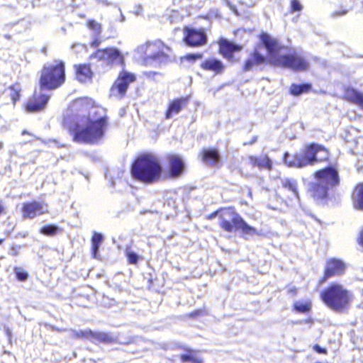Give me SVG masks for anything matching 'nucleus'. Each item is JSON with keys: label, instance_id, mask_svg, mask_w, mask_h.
Returning a JSON list of instances; mask_svg holds the SVG:
<instances>
[{"label": "nucleus", "instance_id": "1", "mask_svg": "<svg viewBox=\"0 0 363 363\" xmlns=\"http://www.w3.org/2000/svg\"><path fill=\"white\" fill-rule=\"evenodd\" d=\"M260 40L267 51L271 64L295 71H303L308 68V62L302 56L296 52L285 53L284 51L287 48L281 45L277 39L263 33L260 35Z\"/></svg>", "mask_w": 363, "mask_h": 363}, {"label": "nucleus", "instance_id": "2", "mask_svg": "<svg viewBox=\"0 0 363 363\" xmlns=\"http://www.w3.org/2000/svg\"><path fill=\"white\" fill-rule=\"evenodd\" d=\"M101 111L104 113V110ZM107 125L105 113L96 119L81 116L70 125L69 131L73 135L74 140L77 143H95L104 137Z\"/></svg>", "mask_w": 363, "mask_h": 363}, {"label": "nucleus", "instance_id": "3", "mask_svg": "<svg viewBox=\"0 0 363 363\" xmlns=\"http://www.w3.org/2000/svg\"><path fill=\"white\" fill-rule=\"evenodd\" d=\"M328 157L329 153L323 146L311 143L305 145L294 155L285 152L284 162L288 167L303 168L313 166L318 162L325 161Z\"/></svg>", "mask_w": 363, "mask_h": 363}, {"label": "nucleus", "instance_id": "4", "mask_svg": "<svg viewBox=\"0 0 363 363\" xmlns=\"http://www.w3.org/2000/svg\"><path fill=\"white\" fill-rule=\"evenodd\" d=\"M315 181L309 184V191L316 200L327 198L330 192L337 187L340 179L336 167L328 166L314 173Z\"/></svg>", "mask_w": 363, "mask_h": 363}, {"label": "nucleus", "instance_id": "5", "mask_svg": "<svg viewBox=\"0 0 363 363\" xmlns=\"http://www.w3.org/2000/svg\"><path fill=\"white\" fill-rule=\"evenodd\" d=\"M162 165L158 159L150 154L139 156L131 167L132 177L143 183L152 184L161 177Z\"/></svg>", "mask_w": 363, "mask_h": 363}, {"label": "nucleus", "instance_id": "6", "mask_svg": "<svg viewBox=\"0 0 363 363\" xmlns=\"http://www.w3.org/2000/svg\"><path fill=\"white\" fill-rule=\"evenodd\" d=\"M320 298L329 308L342 313L349 308L353 294L343 285L333 282L320 293Z\"/></svg>", "mask_w": 363, "mask_h": 363}, {"label": "nucleus", "instance_id": "7", "mask_svg": "<svg viewBox=\"0 0 363 363\" xmlns=\"http://www.w3.org/2000/svg\"><path fill=\"white\" fill-rule=\"evenodd\" d=\"M218 223L228 233L240 230L245 239H247V236L258 235L257 229L249 225L233 208L221 211L218 216Z\"/></svg>", "mask_w": 363, "mask_h": 363}, {"label": "nucleus", "instance_id": "8", "mask_svg": "<svg viewBox=\"0 0 363 363\" xmlns=\"http://www.w3.org/2000/svg\"><path fill=\"white\" fill-rule=\"evenodd\" d=\"M170 48L162 41L147 43L138 48V52L144 54L145 62L147 65H162L167 62Z\"/></svg>", "mask_w": 363, "mask_h": 363}, {"label": "nucleus", "instance_id": "9", "mask_svg": "<svg viewBox=\"0 0 363 363\" xmlns=\"http://www.w3.org/2000/svg\"><path fill=\"white\" fill-rule=\"evenodd\" d=\"M65 67L62 62L45 66L41 74L40 87L49 90L60 86L65 81Z\"/></svg>", "mask_w": 363, "mask_h": 363}, {"label": "nucleus", "instance_id": "10", "mask_svg": "<svg viewBox=\"0 0 363 363\" xmlns=\"http://www.w3.org/2000/svg\"><path fill=\"white\" fill-rule=\"evenodd\" d=\"M50 96L44 92V89L40 86L35 90L31 98L27 101L25 108L29 113L39 112L45 109Z\"/></svg>", "mask_w": 363, "mask_h": 363}, {"label": "nucleus", "instance_id": "11", "mask_svg": "<svg viewBox=\"0 0 363 363\" xmlns=\"http://www.w3.org/2000/svg\"><path fill=\"white\" fill-rule=\"evenodd\" d=\"M184 41L190 47L203 46L207 43V35L203 29L185 28Z\"/></svg>", "mask_w": 363, "mask_h": 363}, {"label": "nucleus", "instance_id": "12", "mask_svg": "<svg viewBox=\"0 0 363 363\" xmlns=\"http://www.w3.org/2000/svg\"><path fill=\"white\" fill-rule=\"evenodd\" d=\"M135 80L134 74L123 72L121 73L111 89V95L122 97L126 92L130 83Z\"/></svg>", "mask_w": 363, "mask_h": 363}, {"label": "nucleus", "instance_id": "13", "mask_svg": "<svg viewBox=\"0 0 363 363\" xmlns=\"http://www.w3.org/2000/svg\"><path fill=\"white\" fill-rule=\"evenodd\" d=\"M91 58L98 59L107 64H120L122 62V56L120 52L115 48L98 50L91 55Z\"/></svg>", "mask_w": 363, "mask_h": 363}, {"label": "nucleus", "instance_id": "14", "mask_svg": "<svg viewBox=\"0 0 363 363\" xmlns=\"http://www.w3.org/2000/svg\"><path fill=\"white\" fill-rule=\"evenodd\" d=\"M267 64V57L255 50L245 60L243 65V71L262 70Z\"/></svg>", "mask_w": 363, "mask_h": 363}, {"label": "nucleus", "instance_id": "15", "mask_svg": "<svg viewBox=\"0 0 363 363\" xmlns=\"http://www.w3.org/2000/svg\"><path fill=\"white\" fill-rule=\"evenodd\" d=\"M345 264L340 259L331 258L327 261L325 269V279L339 276L344 273Z\"/></svg>", "mask_w": 363, "mask_h": 363}, {"label": "nucleus", "instance_id": "16", "mask_svg": "<svg viewBox=\"0 0 363 363\" xmlns=\"http://www.w3.org/2000/svg\"><path fill=\"white\" fill-rule=\"evenodd\" d=\"M24 218H35L48 211L45 204L41 202L33 201L28 203H24Z\"/></svg>", "mask_w": 363, "mask_h": 363}, {"label": "nucleus", "instance_id": "17", "mask_svg": "<svg viewBox=\"0 0 363 363\" xmlns=\"http://www.w3.org/2000/svg\"><path fill=\"white\" fill-rule=\"evenodd\" d=\"M281 187L289 194V197L291 200H296L299 202V194L298 190V182L294 178L284 177L280 179Z\"/></svg>", "mask_w": 363, "mask_h": 363}, {"label": "nucleus", "instance_id": "18", "mask_svg": "<svg viewBox=\"0 0 363 363\" xmlns=\"http://www.w3.org/2000/svg\"><path fill=\"white\" fill-rule=\"evenodd\" d=\"M189 101V97H181L172 101L167 110L165 117L167 119L171 118L173 115L178 114L182 108L186 106Z\"/></svg>", "mask_w": 363, "mask_h": 363}, {"label": "nucleus", "instance_id": "19", "mask_svg": "<svg viewBox=\"0 0 363 363\" xmlns=\"http://www.w3.org/2000/svg\"><path fill=\"white\" fill-rule=\"evenodd\" d=\"M201 67L206 71H211L215 74H220L223 72L225 65L223 63L216 58H208L201 64Z\"/></svg>", "mask_w": 363, "mask_h": 363}, {"label": "nucleus", "instance_id": "20", "mask_svg": "<svg viewBox=\"0 0 363 363\" xmlns=\"http://www.w3.org/2000/svg\"><path fill=\"white\" fill-rule=\"evenodd\" d=\"M250 164L252 167H257L259 169H266L271 170L272 168V161L267 155L249 157Z\"/></svg>", "mask_w": 363, "mask_h": 363}, {"label": "nucleus", "instance_id": "21", "mask_svg": "<svg viewBox=\"0 0 363 363\" xmlns=\"http://www.w3.org/2000/svg\"><path fill=\"white\" fill-rule=\"evenodd\" d=\"M241 50V47L227 40H222L220 42V53L227 59L233 57V53Z\"/></svg>", "mask_w": 363, "mask_h": 363}, {"label": "nucleus", "instance_id": "22", "mask_svg": "<svg viewBox=\"0 0 363 363\" xmlns=\"http://www.w3.org/2000/svg\"><path fill=\"white\" fill-rule=\"evenodd\" d=\"M169 171L173 177L179 176L184 169V163L182 158L177 155H172L169 157Z\"/></svg>", "mask_w": 363, "mask_h": 363}, {"label": "nucleus", "instance_id": "23", "mask_svg": "<svg viewBox=\"0 0 363 363\" xmlns=\"http://www.w3.org/2000/svg\"><path fill=\"white\" fill-rule=\"evenodd\" d=\"M220 158V154L216 149L208 148L203 150V161L208 165H216L219 162Z\"/></svg>", "mask_w": 363, "mask_h": 363}, {"label": "nucleus", "instance_id": "24", "mask_svg": "<svg viewBox=\"0 0 363 363\" xmlns=\"http://www.w3.org/2000/svg\"><path fill=\"white\" fill-rule=\"evenodd\" d=\"M76 77L80 82L89 81L92 77V72L90 67L86 65H75Z\"/></svg>", "mask_w": 363, "mask_h": 363}, {"label": "nucleus", "instance_id": "25", "mask_svg": "<svg viewBox=\"0 0 363 363\" xmlns=\"http://www.w3.org/2000/svg\"><path fill=\"white\" fill-rule=\"evenodd\" d=\"M89 340L94 343L103 342V343H111L114 341V337L109 333L103 332H94L91 330V335H90Z\"/></svg>", "mask_w": 363, "mask_h": 363}, {"label": "nucleus", "instance_id": "26", "mask_svg": "<svg viewBox=\"0 0 363 363\" xmlns=\"http://www.w3.org/2000/svg\"><path fill=\"white\" fill-rule=\"evenodd\" d=\"M352 199L354 207L363 211V183L357 186L352 195Z\"/></svg>", "mask_w": 363, "mask_h": 363}, {"label": "nucleus", "instance_id": "27", "mask_svg": "<svg viewBox=\"0 0 363 363\" xmlns=\"http://www.w3.org/2000/svg\"><path fill=\"white\" fill-rule=\"evenodd\" d=\"M104 236L101 233L94 232L91 239V252L94 258H97L101 244L104 241Z\"/></svg>", "mask_w": 363, "mask_h": 363}, {"label": "nucleus", "instance_id": "28", "mask_svg": "<svg viewBox=\"0 0 363 363\" xmlns=\"http://www.w3.org/2000/svg\"><path fill=\"white\" fill-rule=\"evenodd\" d=\"M347 99L363 108V94L352 88L345 91Z\"/></svg>", "mask_w": 363, "mask_h": 363}, {"label": "nucleus", "instance_id": "29", "mask_svg": "<svg viewBox=\"0 0 363 363\" xmlns=\"http://www.w3.org/2000/svg\"><path fill=\"white\" fill-rule=\"evenodd\" d=\"M311 88V85L307 83L301 84H293L290 87V93L295 96H298L308 91Z\"/></svg>", "mask_w": 363, "mask_h": 363}, {"label": "nucleus", "instance_id": "30", "mask_svg": "<svg viewBox=\"0 0 363 363\" xmlns=\"http://www.w3.org/2000/svg\"><path fill=\"white\" fill-rule=\"evenodd\" d=\"M59 230L60 228L57 225L50 224L43 226L40 229V233L47 236H52L56 235Z\"/></svg>", "mask_w": 363, "mask_h": 363}, {"label": "nucleus", "instance_id": "31", "mask_svg": "<svg viewBox=\"0 0 363 363\" xmlns=\"http://www.w3.org/2000/svg\"><path fill=\"white\" fill-rule=\"evenodd\" d=\"M294 308L295 311L299 313H306L308 312L311 308V304L308 301H296L294 304Z\"/></svg>", "mask_w": 363, "mask_h": 363}, {"label": "nucleus", "instance_id": "32", "mask_svg": "<svg viewBox=\"0 0 363 363\" xmlns=\"http://www.w3.org/2000/svg\"><path fill=\"white\" fill-rule=\"evenodd\" d=\"M71 337L73 338H86L89 340L90 335H91V330L90 329H86L84 330H72Z\"/></svg>", "mask_w": 363, "mask_h": 363}, {"label": "nucleus", "instance_id": "33", "mask_svg": "<svg viewBox=\"0 0 363 363\" xmlns=\"http://www.w3.org/2000/svg\"><path fill=\"white\" fill-rule=\"evenodd\" d=\"M125 255L130 264H135L140 258L139 255L130 250V247L125 249Z\"/></svg>", "mask_w": 363, "mask_h": 363}, {"label": "nucleus", "instance_id": "34", "mask_svg": "<svg viewBox=\"0 0 363 363\" xmlns=\"http://www.w3.org/2000/svg\"><path fill=\"white\" fill-rule=\"evenodd\" d=\"M181 359L183 362H191L192 363H201V359L196 357L192 351H189V354H182Z\"/></svg>", "mask_w": 363, "mask_h": 363}, {"label": "nucleus", "instance_id": "35", "mask_svg": "<svg viewBox=\"0 0 363 363\" xmlns=\"http://www.w3.org/2000/svg\"><path fill=\"white\" fill-rule=\"evenodd\" d=\"M88 26L89 28L94 31L96 33L99 34L101 33V24L97 23L94 20H90L88 22Z\"/></svg>", "mask_w": 363, "mask_h": 363}, {"label": "nucleus", "instance_id": "36", "mask_svg": "<svg viewBox=\"0 0 363 363\" xmlns=\"http://www.w3.org/2000/svg\"><path fill=\"white\" fill-rule=\"evenodd\" d=\"M203 57V55L201 53H191L188 54L185 56H184L182 60H186L189 62H195L196 60L199 59H201Z\"/></svg>", "mask_w": 363, "mask_h": 363}, {"label": "nucleus", "instance_id": "37", "mask_svg": "<svg viewBox=\"0 0 363 363\" xmlns=\"http://www.w3.org/2000/svg\"><path fill=\"white\" fill-rule=\"evenodd\" d=\"M303 9V6L298 0L291 1V11L297 12L301 11Z\"/></svg>", "mask_w": 363, "mask_h": 363}, {"label": "nucleus", "instance_id": "38", "mask_svg": "<svg viewBox=\"0 0 363 363\" xmlns=\"http://www.w3.org/2000/svg\"><path fill=\"white\" fill-rule=\"evenodd\" d=\"M14 272L16 278L20 281H23V268L21 267H14Z\"/></svg>", "mask_w": 363, "mask_h": 363}, {"label": "nucleus", "instance_id": "39", "mask_svg": "<svg viewBox=\"0 0 363 363\" xmlns=\"http://www.w3.org/2000/svg\"><path fill=\"white\" fill-rule=\"evenodd\" d=\"M20 250H21L20 246H18V247L12 246L9 252V254L11 256H16L19 254Z\"/></svg>", "mask_w": 363, "mask_h": 363}, {"label": "nucleus", "instance_id": "40", "mask_svg": "<svg viewBox=\"0 0 363 363\" xmlns=\"http://www.w3.org/2000/svg\"><path fill=\"white\" fill-rule=\"evenodd\" d=\"M313 349L315 352H317L319 354L326 353V350L325 348L321 347L319 345H314Z\"/></svg>", "mask_w": 363, "mask_h": 363}, {"label": "nucleus", "instance_id": "41", "mask_svg": "<svg viewBox=\"0 0 363 363\" xmlns=\"http://www.w3.org/2000/svg\"><path fill=\"white\" fill-rule=\"evenodd\" d=\"M347 10H340V11H337L334 13V16H343L345 14H346L347 13Z\"/></svg>", "mask_w": 363, "mask_h": 363}, {"label": "nucleus", "instance_id": "42", "mask_svg": "<svg viewBox=\"0 0 363 363\" xmlns=\"http://www.w3.org/2000/svg\"><path fill=\"white\" fill-rule=\"evenodd\" d=\"M297 292V289L295 286H291L289 289V293L292 296H295Z\"/></svg>", "mask_w": 363, "mask_h": 363}, {"label": "nucleus", "instance_id": "43", "mask_svg": "<svg viewBox=\"0 0 363 363\" xmlns=\"http://www.w3.org/2000/svg\"><path fill=\"white\" fill-rule=\"evenodd\" d=\"M259 0H249V2L247 4V5L249 6V7H252V6H254L255 5L257 4V3L259 1Z\"/></svg>", "mask_w": 363, "mask_h": 363}, {"label": "nucleus", "instance_id": "44", "mask_svg": "<svg viewBox=\"0 0 363 363\" xmlns=\"http://www.w3.org/2000/svg\"><path fill=\"white\" fill-rule=\"evenodd\" d=\"M76 48H81L82 50H83L84 48V46L82 45V44H80V43H74L72 45V49H75Z\"/></svg>", "mask_w": 363, "mask_h": 363}, {"label": "nucleus", "instance_id": "45", "mask_svg": "<svg viewBox=\"0 0 363 363\" xmlns=\"http://www.w3.org/2000/svg\"><path fill=\"white\" fill-rule=\"evenodd\" d=\"M4 207L2 204V201H0V215L4 212Z\"/></svg>", "mask_w": 363, "mask_h": 363}, {"label": "nucleus", "instance_id": "46", "mask_svg": "<svg viewBox=\"0 0 363 363\" xmlns=\"http://www.w3.org/2000/svg\"><path fill=\"white\" fill-rule=\"evenodd\" d=\"M359 243L363 247V230H362L361 234H360V241H359Z\"/></svg>", "mask_w": 363, "mask_h": 363}, {"label": "nucleus", "instance_id": "47", "mask_svg": "<svg viewBox=\"0 0 363 363\" xmlns=\"http://www.w3.org/2000/svg\"><path fill=\"white\" fill-rule=\"evenodd\" d=\"M99 42H98V40H94V41L92 43L91 45H92L93 47H97V46L99 45Z\"/></svg>", "mask_w": 363, "mask_h": 363}, {"label": "nucleus", "instance_id": "48", "mask_svg": "<svg viewBox=\"0 0 363 363\" xmlns=\"http://www.w3.org/2000/svg\"><path fill=\"white\" fill-rule=\"evenodd\" d=\"M228 5L230 6V8L235 13H238L237 11L235 10V9L234 8V6H231L229 2H228Z\"/></svg>", "mask_w": 363, "mask_h": 363}, {"label": "nucleus", "instance_id": "49", "mask_svg": "<svg viewBox=\"0 0 363 363\" xmlns=\"http://www.w3.org/2000/svg\"><path fill=\"white\" fill-rule=\"evenodd\" d=\"M23 275H24V281H25L28 277V274L26 272H24Z\"/></svg>", "mask_w": 363, "mask_h": 363}, {"label": "nucleus", "instance_id": "50", "mask_svg": "<svg viewBox=\"0 0 363 363\" xmlns=\"http://www.w3.org/2000/svg\"><path fill=\"white\" fill-rule=\"evenodd\" d=\"M257 140V137H255L254 139H252V141L250 143V145L253 144Z\"/></svg>", "mask_w": 363, "mask_h": 363}, {"label": "nucleus", "instance_id": "51", "mask_svg": "<svg viewBox=\"0 0 363 363\" xmlns=\"http://www.w3.org/2000/svg\"><path fill=\"white\" fill-rule=\"evenodd\" d=\"M124 20H125V17L123 14H121V21L123 22V21H124Z\"/></svg>", "mask_w": 363, "mask_h": 363}, {"label": "nucleus", "instance_id": "52", "mask_svg": "<svg viewBox=\"0 0 363 363\" xmlns=\"http://www.w3.org/2000/svg\"><path fill=\"white\" fill-rule=\"evenodd\" d=\"M6 39H10L11 36L9 35H5L4 36Z\"/></svg>", "mask_w": 363, "mask_h": 363}, {"label": "nucleus", "instance_id": "53", "mask_svg": "<svg viewBox=\"0 0 363 363\" xmlns=\"http://www.w3.org/2000/svg\"><path fill=\"white\" fill-rule=\"evenodd\" d=\"M12 100L13 101V102H14V103H15V102H16V98H15L14 96H12Z\"/></svg>", "mask_w": 363, "mask_h": 363}, {"label": "nucleus", "instance_id": "54", "mask_svg": "<svg viewBox=\"0 0 363 363\" xmlns=\"http://www.w3.org/2000/svg\"><path fill=\"white\" fill-rule=\"evenodd\" d=\"M3 242H4V239L0 238V245H1L3 243Z\"/></svg>", "mask_w": 363, "mask_h": 363}, {"label": "nucleus", "instance_id": "55", "mask_svg": "<svg viewBox=\"0 0 363 363\" xmlns=\"http://www.w3.org/2000/svg\"><path fill=\"white\" fill-rule=\"evenodd\" d=\"M16 94H17V96H18V99H19V94H18V93H17Z\"/></svg>", "mask_w": 363, "mask_h": 363}]
</instances>
